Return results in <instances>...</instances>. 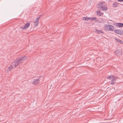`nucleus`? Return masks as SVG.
<instances>
[{"label":"nucleus","mask_w":123,"mask_h":123,"mask_svg":"<svg viewBox=\"0 0 123 123\" xmlns=\"http://www.w3.org/2000/svg\"><path fill=\"white\" fill-rule=\"evenodd\" d=\"M104 29L106 30L112 31L114 29V27L110 25H105L104 27Z\"/></svg>","instance_id":"obj_5"},{"label":"nucleus","mask_w":123,"mask_h":123,"mask_svg":"<svg viewBox=\"0 0 123 123\" xmlns=\"http://www.w3.org/2000/svg\"><path fill=\"white\" fill-rule=\"evenodd\" d=\"M100 11H97V14H98L99 13H100Z\"/></svg>","instance_id":"obj_16"},{"label":"nucleus","mask_w":123,"mask_h":123,"mask_svg":"<svg viewBox=\"0 0 123 123\" xmlns=\"http://www.w3.org/2000/svg\"><path fill=\"white\" fill-rule=\"evenodd\" d=\"M14 66L12 65V63L11 65L8 68L7 71H9L11 70L13 68L15 67H14Z\"/></svg>","instance_id":"obj_10"},{"label":"nucleus","mask_w":123,"mask_h":123,"mask_svg":"<svg viewBox=\"0 0 123 123\" xmlns=\"http://www.w3.org/2000/svg\"><path fill=\"white\" fill-rule=\"evenodd\" d=\"M95 17H93L91 18H86V17H84L82 19L84 20H88V19L91 20H94L96 19Z\"/></svg>","instance_id":"obj_9"},{"label":"nucleus","mask_w":123,"mask_h":123,"mask_svg":"<svg viewBox=\"0 0 123 123\" xmlns=\"http://www.w3.org/2000/svg\"><path fill=\"white\" fill-rule=\"evenodd\" d=\"M114 31L115 33L120 35H122L123 33V31L120 30L115 29Z\"/></svg>","instance_id":"obj_8"},{"label":"nucleus","mask_w":123,"mask_h":123,"mask_svg":"<svg viewBox=\"0 0 123 123\" xmlns=\"http://www.w3.org/2000/svg\"><path fill=\"white\" fill-rule=\"evenodd\" d=\"M120 50H116V51L115 52V53H116V55H118V54L120 53Z\"/></svg>","instance_id":"obj_14"},{"label":"nucleus","mask_w":123,"mask_h":123,"mask_svg":"<svg viewBox=\"0 0 123 123\" xmlns=\"http://www.w3.org/2000/svg\"><path fill=\"white\" fill-rule=\"evenodd\" d=\"M30 22H28L26 23L25 25L23 26H21L20 28L22 30H26L30 26Z\"/></svg>","instance_id":"obj_6"},{"label":"nucleus","mask_w":123,"mask_h":123,"mask_svg":"<svg viewBox=\"0 0 123 123\" xmlns=\"http://www.w3.org/2000/svg\"><path fill=\"white\" fill-rule=\"evenodd\" d=\"M27 59V57L26 56H22L16 59L12 62V65L16 67L18 65L22 63L23 61Z\"/></svg>","instance_id":"obj_1"},{"label":"nucleus","mask_w":123,"mask_h":123,"mask_svg":"<svg viewBox=\"0 0 123 123\" xmlns=\"http://www.w3.org/2000/svg\"><path fill=\"white\" fill-rule=\"evenodd\" d=\"M117 3H115L114 4H113V6L116 7L117 6Z\"/></svg>","instance_id":"obj_15"},{"label":"nucleus","mask_w":123,"mask_h":123,"mask_svg":"<svg viewBox=\"0 0 123 123\" xmlns=\"http://www.w3.org/2000/svg\"><path fill=\"white\" fill-rule=\"evenodd\" d=\"M96 32L98 34H99L100 33H103V32L101 30H100L98 29H96Z\"/></svg>","instance_id":"obj_13"},{"label":"nucleus","mask_w":123,"mask_h":123,"mask_svg":"<svg viewBox=\"0 0 123 123\" xmlns=\"http://www.w3.org/2000/svg\"><path fill=\"white\" fill-rule=\"evenodd\" d=\"M108 79L111 80V84L112 85H113L115 83L117 78L113 75H111L107 77Z\"/></svg>","instance_id":"obj_4"},{"label":"nucleus","mask_w":123,"mask_h":123,"mask_svg":"<svg viewBox=\"0 0 123 123\" xmlns=\"http://www.w3.org/2000/svg\"><path fill=\"white\" fill-rule=\"evenodd\" d=\"M118 1L119 2L123 1V0H118Z\"/></svg>","instance_id":"obj_17"},{"label":"nucleus","mask_w":123,"mask_h":123,"mask_svg":"<svg viewBox=\"0 0 123 123\" xmlns=\"http://www.w3.org/2000/svg\"><path fill=\"white\" fill-rule=\"evenodd\" d=\"M115 40L117 42L119 43L120 44H123V41L119 39H116Z\"/></svg>","instance_id":"obj_12"},{"label":"nucleus","mask_w":123,"mask_h":123,"mask_svg":"<svg viewBox=\"0 0 123 123\" xmlns=\"http://www.w3.org/2000/svg\"><path fill=\"white\" fill-rule=\"evenodd\" d=\"M43 80V78L42 76H39L38 78L34 79L32 82V84L34 85L37 86L40 84L41 81Z\"/></svg>","instance_id":"obj_3"},{"label":"nucleus","mask_w":123,"mask_h":123,"mask_svg":"<svg viewBox=\"0 0 123 123\" xmlns=\"http://www.w3.org/2000/svg\"><path fill=\"white\" fill-rule=\"evenodd\" d=\"M40 18V17L37 18H36V21L34 22L33 24L34 27H36L39 24L38 21Z\"/></svg>","instance_id":"obj_7"},{"label":"nucleus","mask_w":123,"mask_h":123,"mask_svg":"<svg viewBox=\"0 0 123 123\" xmlns=\"http://www.w3.org/2000/svg\"><path fill=\"white\" fill-rule=\"evenodd\" d=\"M101 15H100V16H101Z\"/></svg>","instance_id":"obj_18"},{"label":"nucleus","mask_w":123,"mask_h":123,"mask_svg":"<svg viewBox=\"0 0 123 123\" xmlns=\"http://www.w3.org/2000/svg\"><path fill=\"white\" fill-rule=\"evenodd\" d=\"M118 27H119L120 28L123 26V24L121 23H116L115 24Z\"/></svg>","instance_id":"obj_11"},{"label":"nucleus","mask_w":123,"mask_h":123,"mask_svg":"<svg viewBox=\"0 0 123 123\" xmlns=\"http://www.w3.org/2000/svg\"><path fill=\"white\" fill-rule=\"evenodd\" d=\"M97 8L102 11H104L108 9L106 3L104 2H100L97 4Z\"/></svg>","instance_id":"obj_2"}]
</instances>
